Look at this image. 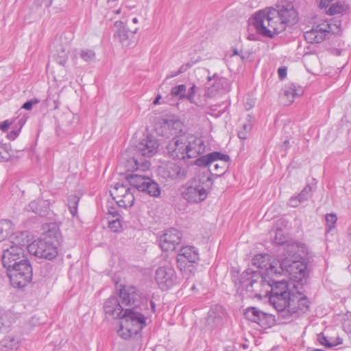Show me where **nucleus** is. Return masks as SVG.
Here are the masks:
<instances>
[{"label":"nucleus","instance_id":"50","mask_svg":"<svg viewBox=\"0 0 351 351\" xmlns=\"http://www.w3.org/2000/svg\"><path fill=\"white\" fill-rule=\"evenodd\" d=\"M196 86L193 84L189 90L187 94L185 93V99H187L191 103H195L194 97L196 93Z\"/></svg>","mask_w":351,"mask_h":351},{"label":"nucleus","instance_id":"21","mask_svg":"<svg viewBox=\"0 0 351 351\" xmlns=\"http://www.w3.org/2000/svg\"><path fill=\"white\" fill-rule=\"evenodd\" d=\"M293 293V291L288 290L286 292L278 293V295L277 296L276 295H269V302L278 312L280 317H282V311H287Z\"/></svg>","mask_w":351,"mask_h":351},{"label":"nucleus","instance_id":"57","mask_svg":"<svg viewBox=\"0 0 351 351\" xmlns=\"http://www.w3.org/2000/svg\"><path fill=\"white\" fill-rule=\"evenodd\" d=\"M287 69L286 67H280L278 69V77L280 80H283L287 76Z\"/></svg>","mask_w":351,"mask_h":351},{"label":"nucleus","instance_id":"6","mask_svg":"<svg viewBox=\"0 0 351 351\" xmlns=\"http://www.w3.org/2000/svg\"><path fill=\"white\" fill-rule=\"evenodd\" d=\"M230 157L228 154L219 152H213L197 158L195 160V165L199 167H206L215 162L214 171L211 173L212 176L218 178L223 176L228 169Z\"/></svg>","mask_w":351,"mask_h":351},{"label":"nucleus","instance_id":"31","mask_svg":"<svg viewBox=\"0 0 351 351\" xmlns=\"http://www.w3.org/2000/svg\"><path fill=\"white\" fill-rule=\"evenodd\" d=\"M319 30V27L317 25L311 30L306 32L304 33L305 40L309 43H319L324 41L325 40L323 36L324 34Z\"/></svg>","mask_w":351,"mask_h":351},{"label":"nucleus","instance_id":"53","mask_svg":"<svg viewBox=\"0 0 351 351\" xmlns=\"http://www.w3.org/2000/svg\"><path fill=\"white\" fill-rule=\"evenodd\" d=\"M10 156V154L6 150V148L0 143V160H8Z\"/></svg>","mask_w":351,"mask_h":351},{"label":"nucleus","instance_id":"64","mask_svg":"<svg viewBox=\"0 0 351 351\" xmlns=\"http://www.w3.org/2000/svg\"><path fill=\"white\" fill-rule=\"evenodd\" d=\"M237 55H239V51L237 49L234 48L232 49V54L230 55V57H232L233 56H237Z\"/></svg>","mask_w":351,"mask_h":351},{"label":"nucleus","instance_id":"55","mask_svg":"<svg viewBox=\"0 0 351 351\" xmlns=\"http://www.w3.org/2000/svg\"><path fill=\"white\" fill-rule=\"evenodd\" d=\"M108 213V215H111L114 218H117V217L119 218L121 217L119 212L113 206L109 207Z\"/></svg>","mask_w":351,"mask_h":351},{"label":"nucleus","instance_id":"9","mask_svg":"<svg viewBox=\"0 0 351 351\" xmlns=\"http://www.w3.org/2000/svg\"><path fill=\"white\" fill-rule=\"evenodd\" d=\"M300 289H295L296 293L292 294L287 311H282V318L289 319L291 317H298L309 310L310 301Z\"/></svg>","mask_w":351,"mask_h":351},{"label":"nucleus","instance_id":"10","mask_svg":"<svg viewBox=\"0 0 351 351\" xmlns=\"http://www.w3.org/2000/svg\"><path fill=\"white\" fill-rule=\"evenodd\" d=\"M58 247L56 243H51L40 238L28 244L27 250L38 258L52 260L58 255Z\"/></svg>","mask_w":351,"mask_h":351},{"label":"nucleus","instance_id":"59","mask_svg":"<svg viewBox=\"0 0 351 351\" xmlns=\"http://www.w3.org/2000/svg\"><path fill=\"white\" fill-rule=\"evenodd\" d=\"M11 125V123L8 120H5L2 123H0V129L5 132L9 128L10 125Z\"/></svg>","mask_w":351,"mask_h":351},{"label":"nucleus","instance_id":"17","mask_svg":"<svg viewBox=\"0 0 351 351\" xmlns=\"http://www.w3.org/2000/svg\"><path fill=\"white\" fill-rule=\"evenodd\" d=\"M276 12L278 13L279 17L287 25H294L298 21V12L292 1H280V3L277 5Z\"/></svg>","mask_w":351,"mask_h":351},{"label":"nucleus","instance_id":"60","mask_svg":"<svg viewBox=\"0 0 351 351\" xmlns=\"http://www.w3.org/2000/svg\"><path fill=\"white\" fill-rule=\"evenodd\" d=\"M332 29H335L332 31V34H338L341 31V22L339 21L337 23L332 24Z\"/></svg>","mask_w":351,"mask_h":351},{"label":"nucleus","instance_id":"5","mask_svg":"<svg viewBox=\"0 0 351 351\" xmlns=\"http://www.w3.org/2000/svg\"><path fill=\"white\" fill-rule=\"evenodd\" d=\"M277 268L280 274L286 271L290 276V278L294 282L295 289H302L306 285L308 271L305 263L285 258L279 264V266L277 265Z\"/></svg>","mask_w":351,"mask_h":351},{"label":"nucleus","instance_id":"37","mask_svg":"<svg viewBox=\"0 0 351 351\" xmlns=\"http://www.w3.org/2000/svg\"><path fill=\"white\" fill-rule=\"evenodd\" d=\"M12 223L8 219H1L0 221V239H4L10 234H12Z\"/></svg>","mask_w":351,"mask_h":351},{"label":"nucleus","instance_id":"38","mask_svg":"<svg viewBox=\"0 0 351 351\" xmlns=\"http://www.w3.org/2000/svg\"><path fill=\"white\" fill-rule=\"evenodd\" d=\"M134 199L133 193L130 191L126 194L123 195L121 198L116 200V202L119 207L126 208L128 207H131L134 204Z\"/></svg>","mask_w":351,"mask_h":351},{"label":"nucleus","instance_id":"51","mask_svg":"<svg viewBox=\"0 0 351 351\" xmlns=\"http://www.w3.org/2000/svg\"><path fill=\"white\" fill-rule=\"evenodd\" d=\"M39 101V99L36 98L28 100L23 104V105L22 106V108L26 110H30L32 109L33 105L38 104Z\"/></svg>","mask_w":351,"mask_h":351},{"label":"nucleus","instance_id":"43","mask_svg":"<svg viewBox=\"0 0 351 351\" xmlns=\"http://www.w3.org/2000/svg\"><path fill=\"white\" fill-rule=\"evenodd\" d=\"M332 23H322L317 25V27H319V31H321L323 33V36L324 37V39H326L328 37V35L330 34H332V31H334V29H332Z\"/></svg>","mask_w":351,"mask_h":351},{"label":"nucleus","instance_id":"63","mask_svg":"<svg viewBox=\"0 0 351 351\" xmlns=\"http://www.w3.org/2000/svg\"><path fill=\"white\" fill-rule=\"evenodd\" d=\"M306 351H324V350L322 349H318V348H308L306 349Z\"/></svg>","mask_w":351,"mask_h":351},{"label":"nucleus","instance_id":"24","mask_svg":"<svg viewBox=\"0 0 351 351\" xmlns=\"http://www.w3.org/2000/svg\"><path fill=\"white\" fill-rule=\"evenodd\" d=\"M138 29L136 28L132 32L133 34H136ZM129 32L131 31L128 30L125 27V23L121 21H117L114 23V38L118 40V41L124 47H128L130 45L129 42Z\"/></svg>","mask_w":351,"mask_h":351},{"label":"nucleus","instance_id":"23","mask_svg":"<svg viewBox=\"0 0 351 351\" xmlns=\"http://www.w3.org/2000/svg\"><path fill=\"white\" fill-rule=\"evenodd\" d=\"M304 93V89L296 84H290L285 86L280 93V101L285 106L291 104L296 97H300Z\"/></svg>","mask_w":351,"mask_h":351},{"label":"nucleus","instance_id":"36","mask_svg":"<svg viewBox=\"0 0 351 351\" xmlns=\"http://www.w3.org/2000/svg\"><path fill=\"white\" fill-rule=\"evenodd\" d=\"M145 189L143 192L147 193L150 196L158 197L160 194L159 184L151 178L147 182Z\"/></svg>","mask_w":351,"mask_h":351},{"label":"nucleus","instance_id":"35","mask_svg":"<svg viewBox=\"0 0 351 351\" xmlns=\"http://www.w3.org/2000/svg\"><path fill=\"white\" fill-rule=\"evenodd\" d=\"M317 340L321 345L325 346L326 348H331L334 346L341 345L343 343V340L340 337H336L333 341H330L323 332L317 335Z\"/></svg>","mask_w":351,"mask_h":351},{"label":"nucleus","instance_id":"2","mask_svg":"<svg viewBox=\"0 0 351 351\" xmlns=\"http://www.w3.org/2000/svg\"><path fill=\"white\" fill-rule=\"evenodd\" d=\"M205 151L204 141L200 138L183 134L174 136L165 147L166 156L173 160H185L195 158Z\"/></svg>","mask_w":351,"mask_h":351},{"label":"nucleus","instance_id":"62","mask_svg":"<svg viewBox=\"0 0 351 351\" xmlns=\"http://www.w3.org/2000/svg\"><path fill=\"white\" fill-rule=\"evenodd\" d=\"M206 94L208 97H212L214 95V94H213V91H210V88H208V89H207V91H206Z\"/></svg>","mask_w":351,"mask_h":351},{"label":"nucleus","instance_id":"42","mask_svg":"<svg viewBox=\"0 0 351 351\" xmlns=\"http://www.w3.org/2000/svg\"><path fill=\"white\" fill-rule=\"evenodd\" d=\"M11 324L12 322L8 314L0 315V332L7 330Z\"/></svg>","mask_w":351,"mask_h":351},{"label":"nucleus","instance_id":"28","mask_svg":"<svg viewBox=\"0 0 351 351\" xmlns=\"http://www.w3.org/2000/svg\"><path fill=\"white\" fill-rule=\"evenodd\" d=\"M138 155L132 157L128 160V171H145L149 169L151 163L149 160L145 158H138Z\"/></svg>","mask_w":351,"mask_h":351},{"label":"nucleus","instance_id":"41","mask_svg":"<svg viewBox=\"0 0 351 351\" xmlns=\"http://www.w3.org/2000/svg\"><path fill=\"white\" fill-rule=\"evenodd\" d=\"M79 200V197L76 195H71L68 198V206L69 211L73 216H75L77 213V204Z\"/></svg>","mask_w":351,"mask_h":351},{"label":"nucleus","instance_id":"20","mask_svg":"<svg viewBox=\"0 0 351 351\" xmlns=\"http://www.w3.org/2000/svg\"><path fill=\"white\" fill-rule=\"evenodd\" d=\"M158 146L159 144L154 136L148 135L138 145L136 155L148 158L152 157L157 153Z\"/></svg>","mask_w":351,"mask_h":351},{"label":"nucleus","instance_id":"25","mask_svg":"<svg viewBox=\"0 0 351 351\" xmlns=\"http://www.w3.org/2000/svg\"><path fill=\"white\" fill-rule=\"evenodd\" d=\"M330 2V1H319V8L321 9L325 8V13L330 16L347 13L348 6L344 4L343 2L336 1L331 5L329 4Z\"/></svg>","mask_w":351,"mask_h":351},{"label":"nucleus","instance_id":"61","mask_svg":"<svg viewBox=\"0 0 351 351\" xmlns=\"http://www.w3.org/2000/svg\"><path fill=\"white\" fill-rule=\"evenodd\" d=\"M160 99H161V96H160V95H158L155 98V99L154 100L153 104H154V105H157V104H159V101H160Z\"/></svg>","mask_w":351,"mask_h":351},{"label":"nucleus","instance_id":"46","mask_svg":"<svg viewBox=\"0 0 351 351\" xmlns=\"http://www.w3.org/2000/svg\"><path fill=\"white\" fill-rule=\"evenodd\" d=\"M80 57L84 61L89 62H92L95 60V53L93 50L85 49V50L81 51Z\"/></svg>","mask_w":351,"mask_h":351},{"label":"nucleus","instance_id":"47","mask_svg":"<svg viewBox=\"0 0 351 351\" xmlns=\"http://www.w3.org/2000/svg\"><path fill=\"white\" fill-rule=\"evenodd\" d=\"M108 228L114 232H119L121 229V223L119 218L117 217L108 222Z\"/></svg>","mask_w":351,"mask_h":351},{"label":"nucleus","instance_id":"39","mask_svg":"<svg viewBox=\"0 0 351 351\" xmlns=\"http://www.w3.org/2000/svg\"><path fill=\"white\" fill-rule=\"evenodd\" d=\"M131 191V189L123 184L117 183L112 192L111 195L114 194L117 198H121L123 195Z\"/></svg>","mask_w":351,"mask_h":351},{"label":"nucleus","instance_id":"15","mask_svg":"<svg viewBox=\"0 0 351 351\" xmlns=\"http://www.w3.org/2000/svg\"><path fill=\"white\" fill-rule=\"evenodd\" d=\"M244 315L247 319L258 324L263 328L271 327L275 322L274 316L256 307H248L244 312Z\"/></svg>","mask_w":351,"mask_h":351},{"label":"nucleus","instance_id":"29","mask_svg":"<svg viewBox=\"0 0 351 351\" xmlns=\"http://www.w3.org/2000/svg\"><path fill=\"white\" fill-rule=\"evenodd\" d=\"M40 238L51 243H56V246H59L61 242L60 232L54 223L49 225V228L43 233Z\"/></svg>","mask_w":351,"mask_h":351},{"label":"nucleus","instance_id":"7","mask_svg":"<svg viewBox=\"0 0 351 351\" xmlns=\"http://www.w3.org/2000/svg\"><path fill=\"white\" fill-rule=\"evenodd\" d=\"M7 272L14 287H24L32 278V267L28 261L7 268Z\"/></svg>","mask_w":351,"mask_h":351},{"label":"nucleus","instance_id":"19","mask_svg":"<svg viewBox=\"0 0 351 351\" xmlns=\"http://www.w3.org/2000/svg\"><path fill=\"white\" fill-rule=\"evenodd\" d=\"M106 318L121 319L124 310L117 296H111L105 300L103 305Z\"/></svg>","mask_w":351,"mask_h":351},{"label":"nucleus","instance_id":"33","mask_svg":"<svg viewBox=\"0 0 351 351\" xmlns=\"http://www.w3.org/2000/svg\"><path fill=\"white\" fill-rule=\"evenodd\" d=\"M267 10H260L258 12H256L253 17V21L252 23L254 26L257 33L261 36H262V33L261 32V29H260V27L258 26V22L260 21L263 20V26L266 29H267V24L266 22L267 21Z\"/></svg>","mask_w":351,"mask_h":351},{"label":"nucleus","instance_id":"44","mask_svg":"<svg viewBox=\"0 0 351 351\" xmlns=\"http://www.w3.org/2000/svg\"><path fill=\"white\" fill-rule=\"evenodd\" d=\"M337 220L335 214L330 213L326 215V231L329 232L332 228H334Z\"/></svg>","mask_w":351,"mask_h":351},{"label":"nucleus","instance_id":"30","mask_svg":"<svg viewBox=\"0 0 351 351\" xmlns=\"http://www.w3.org/2000/svg\"><path fill=\"white\" fill-rule=\"evenodd\" d=\"M268 257L267 254H256L255 255L252 261V263L254 266H256L257 267V270H254V271H261V272H265V270L269 267V265L271 263H274L277 265H278V262H272L269 263L267 261V258ZM254 271V269H252Z\"/></svg>","mask_w":351,"mask_h":351},{"label":"nucleus","instance_id":"14","mask_svg":"<svg viewBox=\"0 0 351 351\" xmlns=\"http://www.w3.org/2000/svg\"><path fill=\"white\" fill-rule=\"evenodd\" d=\"M183 128L182 123L178 119H161L156 126V131L159 136L166 138L179 136Z\"/></svg>","mask_w":351,"mask_h":351},{"label":"nucleus","instance_id":"40","mask_svg":"<svg viewBox=\"0 0 351 351\" xmlns=\"http://www.w3.org/2000/svg\"><path fill=\"white\" fill-rule=\"evenodd\" d=\"M186 90V86L184 84H180L173 87L171 90V94L174 97H178L179 99H185Z\"/></svg>","mask_w":351,"mask_h":351},{"label":"nucleus","instance_id":"56","mask_svg":"<svg viewBox=\"0 0 351 351\" xmlns=\"http://www.w3.org/2000/svg\"><path fill=\"white\" fill-rule=\"evenodd\" d=\"M223 83H226V78L217 77L215 80V83L213 84V88H215V90H217L219 88V85Z\"/></svg>","mask_w":351,"mask_h":351},{"label":"nucleus","instance_id":"3","mask_svg":"<svg viewBox=\"0 0 351 351\" xmlns=\"http://www.w3.org/2000/svg\"><path fill=\"white\" fill-rule=\"evenodd\" d=\"M148 302L145 301L141 306H133L124 310L121 315L119 336L128 339L138 335L147 325V320L149 316Z\"/></svg>","mask_w":351,"mask_h":351},{"label":"nucleus","instance_id":"18","mask_svg":"<svg viewBox=\"0 0 351 351\" xmlns=\"http://www.w3.org/2000/svg\"><path fill=\"white\" fill-rule=\"evenodd\" d=\"M182 240V233L176 228H170L160 237V246L162 251H173Z\"/></svg>","mask_w":351,"mask_h":351},{"label":"nucleus","instance_id":"34","mask_svg":"<svg viewBox=\"0 0 351 351\" xmlns=\"http://www.w3.org/2000/svg\"><path fill=\"white\" fill-rule=\"evenodd\" d=\"M57 53L53 54L56 61L58 64L64 66L68 60L69 49L66 46H57Z\"/></svg>","mask_w":351,"mask_h":351},{"label":"nucleus","instance_id":"16","mask_svg":"<svg viewBox=\"0 0 351 351\" xmlns=\"http://www.w3.org/2000/svg\"><path fill=\"white\" fill-rule=\"evenodd\" d=\"M119 296L121 300V303L125 306H141L142 293L134 286H123L119 291Z\"/></svg>","mask_w":351,"mask_h":351},{"label":"nucleus","instance_id":"54","mask_svg":"<svg viewBox=\"0 0 351 351\" xmlns=\"http://www.w3.org/2000/svg\"><path fill=\"white\" fill-rule=\"evenodd\" d=\"M191 66V64L190 63H186L185 64H182L180 69H178V71L175 72V75H171L169 77H176L182 73H184L185 71H186Z\"/></svg>","mask_w":351,"mask_h":351},{"label":"nucleus","instance_id":"58","mask_svg":"<svg viewBox=\"0 0 351 351\" xmlns=\"http://www.w3.org/2000/svg\"><path fill=\"white\" fill-rule=\"evenodd\" d=\"M300 202L298 196L292 197L289 199V205L292 207L298 206Z\"/></svg>","mask_w":351,"mask_h":351},{"label":"nucleus","instance_id":"8","mask_svg":"<svg viewBox=\"0 0 351 351\" xmlns=\"http://www.w3.org/2000/svg\"><path fill=\"white\" fill-rule=\"evenodd\" d=\"M12 245L9 248L3 250L1 256L2 264L5 268H10V267L16 265L21 263L28 261L25 256V250L27 249V243H21L18 238H16L15 242H12Z\"/></svg>","mask_w":351,"mask_h":351},{"label":"nucleus","instance_id":"4","mask_svg":"<svg viewBox=\"0 0 351 351\" xmlns=\"http://www.w3.org/2000/svg\"><path fill=\"white\" fill-rule=\"evenodd\" d=\"M213 184V178L205 174H199L189 180L182 195L189 203H199L204 201Z\"/></svg>","mask_w":351,"mask_h":351},{"label":"nucleus","instance_id":"49","mask_svg":"<svg viewBox=\"0 0 351 351\" xmlns=\"http://www.w3.org/2000/svg\"><path fill=\"white\" fill-rule=\"evenodd\" d=\"M252 129V124L250 123H245L243 125V130L238 132V137L240 139L245 140L247 138V132H250Z\"/></svg>","mask_w":351,"mask_h":351},{"label":"nucleus","instance_id":"12","mask_svg":"<svg viewBox=\"0 0 351 351\" xmlns=\"http://www.w3.org/2000/svg\"><path fill=\"white\" fill-rule=\"evenodd\" d=\"M155 280L162 291H167L180 283V278L174 268L169 265L159 267L155 272Z\"/></svg>","mask_w":351,"mask_h":351},{"label":"nucleus","instance_id":"45","mask_svg":"<svg viewBox=\"0 0 351 351\" xmlns=\"http://www.w3.org/2000/svg\"><path fill=\"white\" fill-rule=\"evenodd\" d=\"M311 191L312 189L309 184L305 186L304 188L298 195V197L299 198V202H302L308 199L311 195Z\"/></svg>","mask_w":351,"mask_h":351},{"label":"nucleus","instance_id":"27","mask_svg":"<svg viewBox=\"0 0 351 351\" xmlns=\"http://www.w3.org/2000/svg\"><path fill=\"white\" fill-rule=\"evenodd\" d=\"M49 203L44 199H38L32 201L26 207L27 211H32L41 217L46 216L49 212Z\"/></svg>","mask_w":351,"mask_h":351},{"label":"nucleus","instance_id":"26","mask_svg":"<svg viewBox=\"0 0 351 351\" xmlns=\"http://www.w3.org/2000/svg\"><path fill=\"white\" fill-rule=\"evenodd\" d=\"M149 178H150L149 176L135 173L128 174L126 176V180L128 181L130 186L138 191L141 192L145 190V185Z\"/></svg>","mask_w":351,"mask_h":351},{"label":"nucleus","instance_id":"48","mask_svg":"<svg viewBox=\"0 0 351 351\" xmlns=\"http://www.w3.org/2000/svg\"><path fill=\"white\" fill-rule=\"evenodd\" d=\"M275 234V237L273 239L274 243L280 245L286 242V239L282 235V230L280 229H277Z\"/></svg>","mask_w":351,"mask_h":351},{"label":"nucleus","instance_id":"32","mask_svg":"<svg viewBox=\"0 0 351 351\" xmlns=\"http://www.w3.org/2000/svg\"><path fill=\"white\" fill-rule=\"evenodd\" d=\"M19 346V341L9 336L0 342V351H16Z\"/></svg>","mask_w":351,"mask_h":351},{"label":"nucleus","instance_id":"22","mask_svg":"<svg viewBox=\"0 0 351 351\" xmlns=\"http://www.w3.org/2000/svg\"><path fill=\"white\" fill-rule=\"evenodd\" d=\"M187 172L188 171L185 167L177 163L170 162L163 169L162 176L172 180L181 181L186 178Z\"/></svg>","mask_w":351,"mask_h":351},{"label":"nucleus","instance_id":"13","mask_svg":"<svg viewBox=\"0 0 351 351\" xmlns=\"http://www.w3.org/2000/svg\"><path fill=\"white\" fill-rule=\"evenodd\" d=\"M199 261V253L193 246L182 247L177 254L178 267L181 271H191Z\"/></svg>","mask_w":351,"mask_h":351},{"label":"nucleus","instance_id":"11","mask_svg":"<svg viewBox=\"0 0 351 351\" xmlns=\"http://www.w3.org/2000/svg\"><path fill=\"white\" fill-rule=\"evenodd\" d=\"M267 29L263 26V20L258 22L262 36L272 38L275 35L285 30L287 25L280 19L278 13L276 12V9L267 10Z\"/></svg>","mask_w":351,"mask_h":351},{"label":"nucleus","instance_id":"1","mask_svg":"<svg viewBox=\"0 0 351 351\" xmlns=\"http://www.w3.org/2000/svg\"><path fill=\"white\" fill-rule=\"evenodd\" d=\"M277 264L271 263L265 272L254 271L247 268L240 276L239 282L247 291L255 293L256 296L276 295L289 290V285L285 280H278L276 277L280 275Z\"/></svg>","mask_w":351,"mask_h":351},{"label":"nucleus","instance_id":"52","mask_svg":"<svg viewBox=\"0 0 351 351\" xmlns=\"http://www.w3.org/2000/svg\"><path fill=\"white\" fill-rule=\"evenodd\" d=\"M19 123L20 124V127L18 130H13L10 133H8V137L9 138V139L14 140L19 134L21 129L23 125V123L22 122L21 119L19 120Z\"/></svg>","mask_w":351,"mask_h":351}]
</instances>
